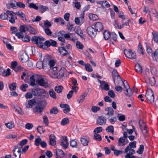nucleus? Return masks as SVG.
<instances>
[{
    "label": "nucleus",
    "mask_w": 158,
    "mask_h": 158,
    "mask_svg": "<svg viewBox=\"0 0 158 158\" xmlns=\"http://www.w3.org/2000/svg\"><path fill=\"white\" fill-rule=\"evenodd\" d=\"M32 51V48H29L26 49L25 52L23 54L20 56V60L23 63L27 61L29 59V56L27 54V53L30 54Z\"/></svg>",
    "instance_id": "f257e3e1"
},
{
    "label": "nucleus",
    "mask_w": 158,
    "mask_h": 158,
    "mask_svg": "<svg viewBox=\"0 0 158 158\" xmlns=\"http://www.w3.org/2000/svg\"><path fill=\"white\" fill-rule=\"evenodd\" d=\"M124 54L125 56L128 58L130 59H135L136 57L135 53L134 52H132L131 49L128 50L126 49L124 50Z\"/></svg>",
    "instance_id": "f03ea898"
},
{
    "label": "nucleus",
    "mask_w": 158,
    "mask_h": 158,
    "mask_svg": "<svg viewBox=\"0 0 158 158\" xmlns=\"http://www.w3.org/2000/svg\"><path fill=\"white\" fill-rule=\"evenodd\" d=\"M145 96L151 103L154 102V94L151 89H147Z\"/></svg>",
    "instance_id": "7ed1b4c3"
},
{
    "label": "nucleus",
    "mask_w": 158,
    "mask_h": 158,
    "mask_svg": "<svg viewBox=\"0 0 158 158\" xmlns=\"http://www.w3.org/2000/svg\"><path fill=\"white\" fill-rule=\"evenodd\" d=\"M123 83L126 89V91L124 92L125 94L127 96H131L132 95V92L126 80H124L123 82Z\"/></svg>",
    "instance_id": "20e7f679"
},
{
    "label": "nucleus",
    "mask_w": 158,
    "mask_h": 158,
    "mask_svg": "<svg viewBox=\"0 0 158 158\" xmlns=\"http://www.w3.org/2000/svg\"><path fill=\"white\" fill-rule=\"evenodd\" d=\"M63 42L60 44L61 47H59L58 50L60 54L64 56L68 54L69 52L64 48L66 43L65 41Z\"/></svg>",
    "instance_id": "39448f33"
},
{
    "label": "nucleus",
    "mask_w": 158,
    "mask_h": 158,
    "mask_svg": "<svg viewBox=\"0 0 158 158\" xmlns=\"http://www.w3.org/2000/svg\"><path fill=\"white\" fill-rule=\"evenodd\" d=\"M42 101H39L38 102L36 106H35L34 110V113H38L40 114L43 111L44 108L42 105Z\"/></svg>",
    "instance_id": "423d86ee"
},
{
    "label": "nucleus",
    "mask_w": 158,
    "mask_h": 158,
    "mask_svg": "<svg viewBox=\"0 0 158 158\" xmlns=\"http://www.w3.org/2000/svg\"><path fill=\"white\" fill-rule=\"evenodd\" d=\"M28 25H21L19 27L20 32H17L15 34V35L18 37H21L23 35V32H24L26 30L27 31V28Z\"/></svg>",
    "instance_id": "0eeeda50"
},
{
    "label": "nucleus",
    "mask_w": 158,
    "mask_h": 158,
    "mask_svg": "<svg viewBox=\"0 0 158 158\" xmlns=\"http://www.w3.org/2000/svg\"><path fill=\"white\" fill-rule=\"evenodd\" d=\"M37 82L39 85L44 88H47L48 86V82L39 76L38 78L37 79Z\"/></svg>",
    "instance_id": "6e6552de"
},
{
    "label": "nucleus",
    "mask_w": 158,
    "mask_h": 158,
    "mask_svg": "<svg viewBox=\"0 0 158 158\" xmlns=\"http://www.w3.org/2000/svg\"><path fill=\"white\" fill-rule=\"evenodd\" d=\"M35 144L37 146L40 145L43 148H46L47 146L46 142L44 141H42L40 137L35 139Z\"/></svg>",
    "instance_id": "1a4fd4ad"
},
{
    "label": "nucleus",
    "mask_w": 158,
    "mask_h": 158,
    "mask_svg": "<svg viewBox=\"0 0 158 158\" xmlns=\"http://www.w3.org/2000/svg\"><path fill=\"white\" fill-rule=\"evenodd\" d=\"M61 142L60 145L64 149H66L67 148L69 145L67 137L66 136H62V138L61 139Z\"/></svg>",
    "instance_id": "9d476101"
},
{
    "label": "nucleus",
    "mask_w": 158,
    "mask_h": 158,
    "mask_svg": "<svg viewBox=\"0 0 158 158\" xmlns=\"http://www.w3.org/2000/svg\"><path fill=\"white\" fill-rule=\"evenodd\" d=\"M106 119L103 116H99L97 119L96 123L100 125H104L106 124Z\"/></svg>",
    "instance_id": "9b49d317"
},
{
    "label": "nucleus",
    "mask_w": 158,
    "mask_h": 158,
    "mask_svg": "<svg viewBox=\"0 0 158 158\" xmlns=\"http://www.w3.org/2000/svg\"><path fill=\"white\" fill-rule=\"evenodd\" d=\"M87 31L88 34L92 36H95L97 34V32L96 29L91 26H89L88 27Z\"/></svg>",
    "instance_id": "f8f14e48"
},
{
    "label": "nucleus",
    "mask_w": 158,
    "mask_h": 158,
    "mask_svg": "<svg viewBox=\"0 0 158 158\" xmlns=\"http://www.w3.org/2000/svg\"><path fill=\"white\" fill-rule=\"evenodd\" d=\"M57 43L56 42L55 40H46L44 43V46L47 47V48L51 46L55 47L56 46Z\"/></svg>",
    "instance_id": "ddd939ff"
},
{
    "label": "nucleus",
    "mask_w": 158,
    "mask_h": 158,
    "mask_svg": "<svg viewBox=\"0 0 158 158\" xmlns=\"http://www.w3.org/2000/svg\"><path fill=\"white\" fill-rule=\"evenodd\" d=\"M129 141L128 140H126L123 137H121L118 139V146L119 147H123L127 144Z\"/></svg>",
    "instance_id": "4468645a"
},
{
    "label": "nucleus",
    "mask_w": 158,
    "mask_h": 158,
    "mask_svg": "<svg viewBox=\"0 0 158 158\" xmlns=\"http://www.w3.org/2000/svg\"><path fill=\"white\" fill-rule=\"evenodd\" d=\"M136 141H134L133 142H130L129 145L125 148V153H127L129 149H131L132 148H135L136 147Z\"/></svg>",
    "instance_id": "2eb2a0df"
},
{
    "label": "nucleus",
    "mask_w": 158,
    "mask_h": 158,
    "mask_svg": "<svg viewBox=\"0 0 158 158\" xmlns=\"http://www.w3.org/2000/svg\"><path fill=\"white\" fill-rule=\"evenodd\" d=\"M139 124L141 130L143 131L142 129L143 128V132L147 133L148 131L147 129V127L145 123L142 120H140L139 122Z\"/></svg>",
    "instance_id": "dca6fc26"
},
{
    "label": "nucleus",
    "mask_w": 158,
    "mask_h": 158,
    "mask_svg": "<svg viewBox=\"0 0 158 158\" xmlns=\"http://www.w3.org/2000/svg\"><path fill=\"white\" fill-rule=\"evenodd\" d=\"M45 40L42 37L37 36H35L32 37L31 39V41L33 43L35 44H37L39 41H44Z\"/></svg>",
    "instance_id": "f3484780"
},
{
    "label": "nucleus",
    "mask_w": 158,
    "mask_h": 158,
    "mask_svg": "<svg viewBox=\"0 0 158 158\" xmlns=\"http://www.w3.org/2000/svg\"><path fill=\"white\" fill-rule=\"evenodd\" d=\"M105 110L107 112L106 115L108 116V117L112 116L114 114L113 109L111 107H107L105 109Z\"/></svg>",
    "instance_id": "a211bd4d"
},
{
    "label": "nucleus",
    "mask_w": 158,
    "mask_h": 158,
    "mask_svg": "<svg viewBox=\"0 0 158 158\" xmlns=\"http://www.w3.org/2000/svg\"><path fill=\"white\" fill-rule=\"evenodd\" d=\"M38 75H32L30 77V79L31 82L30 85L31 86L35 85V81H37V79L38 78Z\"/></svg>",
    "instance_id": "6ab92c4d"
},
{
    "label": "nucleus",
    "mask_w": 158,
    "mask_h": 158,
    "mask_svg": "<svg viewBox=\"0 0 158 158\" xmlns=\"http://www.w3.org/2000/svg\"><path fill=\"white\" fill-rule=\"evenodd\" d=\"M112 76L113 79V81L115 84V79L116 77H117V78H119L120 80L122 81L121 77L118 74L117 70L114 69L113 71L112 72Z\"/></svg>",
    "instance_id": "aec40b11"
},
{
    "label": "nucleus",
    "mask_w": 158,
    "mask_h": 158,
    "mask_svg": "<svg viewBox=\"0 0 158 158\" xmlns=\"http://www.w3.org/2000/svg\"><path fill=\"white\" fill-rule=\"evenodd\" d=\"M50 144L51 145L54 146L56 144L55 136L52 134H51L49 137Z\"/></svg>",
    "instance_id": "412c9836"
},
{
    "label": "nucleus",
    "mask_w": 158,
    "mask_h": 158,
    "mask_svg": "<svg viewBox=\"0 0 158 158\" xmlns=\"http://www.w3.org/2000/svg\"><path fill=\"white\" fill-rule=\"evenodd\" d=\"M94 27L97 31L100 32L103 28V26L100 22H97L94 26Z\"/></svg>",
    "instance_id": "4be33fe9"
},
{
    "label": "nucleus",
    "mask_w": 158,
    "mask_h": 158,
    "mask_svg": "<svg viewBox=\"0 0 158 158\" xmlns=\"http://www.w3.org/2000/svg\"><path fill=\"white\" fill-rule=\"evenodd\" d=\"M56 154L58 158H62L64 156V152L60 149H57L56 151Z\"/></svg>",
    "instance_id": "5701e85b"
},
{
    "label": "nucleus",
    "mask_w": 158,
    "mask_h": 158,
    "mask_svg": "<svg viewBox=\"0 0 158 158\" xmlns=\"http://www.w3.org/2000/svg\"><path fill=\"white\" fill-rule=\"evenodd\" d=\"M89 140V139L88 137L81 138V142L84 146H86L88 145Z\"/></svg>",
    "instance_id": "b1692460"
},
{
    "label": "nucleus",
    "mask_w": 158,
    "mask_h": 158,
    "mask_svg": "<svg viewBox=\"0 0 158 158\" xmlns=\"http://www.w3.org/2000/svg\"><path fill=\"white\" fill-rule=\"evenodd\" d=\"M36 100L35 99L28 100V102L29 106H27L26 107L27 108H32L36 103Z\"/></svg>",
    "instance_id": "393cba45"
},
{
    "label": "nucleus",
    "mask_w": 158,
    "mask_h": 158,
    "mask_svg": "<svg viewBox=\"0 0 158 158\" xmlns=\"http://www.w3.org/2000/svg\"><path fill=\"white\" fill-rule=\"evenodd\" d=\"M23 146L20 143L17 144L15 146L14 148L12 150V152L13 153V155L15 157H16L17 156L16 154L15 153V152L17 149H18L21 150L23 147Z\"/></svg>",
    "instance_id": "a878e982"
},
{
    "label": "nucleus",
    "mask_w": 158,
    "mask_h": 158,
    "mask_svg": "<svg viewBox=\"0 0 158 158\" xmlns=\"http://www.w3.org/2000/svg\"><path fill=\"white\" fill-rule=\"evenodd\" d=\"M80 18L81 20V22H80V18H75L74 20L76 24L80 25L84 22V17H82V16H81V17Z\"/></svg>",
    "instance_id": "bb28decb"
},
{
    "label": "nucleus",
    "mask_w": 158,
    "mask_h": 158,
    "mask_svg": "<svg viewBox=\"0 0 158 158\" xmlns=\"http://www.w3.org/2000/svg\"><path fill=\"white\" fill-rule=\"evenodd\" d=\"M98 3L103 7H109L110 6L106 1H99L98 2Z\"/></svg>",
    "instance_id": "cd10ccee"
},
{
    "label": "nucleus",
    "mask_w": 158,
    "mask_h": 158,
    "mask_svg": "<svg viewBox=\"0 0 158 158\" xmlns=\"http://www.w3.org/2000/svg\"><path fill=\"white\" fill-rule=\"evenodd\" d=\"M65 71V69L61 68L59 71V73H58V76H56V78L61 79L64 76V71Z\"/></svg>",
    "instance_id": "c85d7f7f"
},
{
    "label": "nucleus",
    "mask_w": 158,
    "mask_h": 158,
    "mask_svg": "<svg viewBox=\"0 0 158 158\" xmlns=\"http://www.w3.org/2000/svg\"><path fill=\"white\" fill-rule=\"evenodd\" d=\"M135 67V71L137 73H140L142 72V67L139 64H136Z\"/></svg>",
    "instance_id": "c756f323"
},
{
    "label": "nucleus",
    "mask_w": 158,
    "mask_h": 158,
    "mask_svg": "<svg viewBox=\"0 0 158 158\" xmlns=\"http://www.w3.org/2000/svg\"><path fill=\"white\" fill-rule=\"evenodd\" d=\"M27 31H29L31 34H35L37 33L34 28L29 25H28Z\"/></svg>",
    "instance_id": "7c9ffc66"
},
{
    "label": "nucleus",
    "mask_w": 158,
    "mask_h": 158,
    "mask_svg": "<svg viewBox=\"0 0 158 158\" xmlns=\"http://www.w3.org/2000/svg\"><path fill=\"white\" fill-rule=\"evenodd\" d=\"M38 9H39L40 12L42 13H43L45 11L48 10V8L47 6L43 5L40 6L39 7Z\"/></svg>",
    "instance_id": "2f4dec72"
},
{
    "label": "nucleus",
    "mask_w": 158,
    "mask_h": 158,
    "mask_svg": "<svg viewBox=\"0 0 158 158\" xmlns=\"http://www.w3.org/2000/svg\"><path fill=\"white\" fill-rule=\"evenodd\" d=\"M110 32L107 31H105L103 33L104 37L105 40H108L110 38Z\"/></svg>",
    "instance_id": "473e14b6"
},
{
    "label": "nucleus",
    "mask_w": 158,
    "mask_h": 158,
    "mask_svg": "<svg viewBox=\"0 0 158 158\" xmlns=\"http://www.w3.org/2000/svg\"><path fill=\"white\" fill-rule=\"evenodd\" d=\"M89 16L90 19L93 21L96 20L98 19V16L94 14H89Z\"/></svg>",
    "instance_id": "72a5a7b5"
},
{
    "label": "nucleus",
    "mask_w": 158,
    "mask_h": 158,
    "mask_svg": "<svg viewBox=\"0 0 158 158\" xmlns=\"http://www.w3.org/2000/svg\"><path fill=\"white\" fill-rule=\"evenodd\" d=\"M21 37H18L19 39L21 38L22 40L24 42H29L30 41V37L27 35L25 36H23V35H22V36H20Z\"/></svg>",
    "instance_id": "f704fd0d"
},
{
    "label": "nucleus",
    "mask_w": 158,
    "mask_h": 158,
    "mask_svg": "<svg viewBox=\"0 0 158 158\" xmlns=\"http://www.w3.org/2000/svg\"><path fill=\"white\" fill-rule=\"evenodd\" d=\"M42 41H39L37 43V44H36L37 46L40 48H42L44 49H47V47L44 46V44Z\"/></svg>",
    "instance_id": "c9c22d12"
},
{
    "label": "nucleus",
    "mask_w": 158,
    "mask_h": 158,
    "mask_svg": "<svg viewBox=\"0 0 158 158\" xmlns=\"http://www.w3.org/2000/svg\"><path fill=\"white\" fill-rule=\"evenodd\" d=\"M106 130L108 132H110L113 134L114 133V127L112 125L107 127Z\"/></svg>",
    "instance_id": "e433bc0d"
},
{
    "label": "nucleus",
    "mask_w": 158,
    "mask_h": 158,
    "mask_svg": "<svg viewBox=\"0 0 158 158\" xmlns=\"http://www.w3.org/2000/svg\"><path fill=\"white\" fill-rule=\"evenodd\" d=\"M49 94L51 97L55 99L56 98V93L53 89H50Z\"/></svg>",
    "instance_id": "4c0bfd02"
},
{
    "label": "nucleus",
    "mask_w": 158,
    "mask_h": 158,
    "mask_svg": "<svg viewBox=\"0 0 158 158\" xmlns=\"http://www.w3.org/2000/svg\"><path fill=\"white\" fill-rule=\"evenodd\" d=\"M15 19H17V16L16 15H13L9 18V21L12 24L15 23Z\"/></svg>",
    "instance_id": "58836bf2"
},
{
    "label": "nucleus",
    "mask_w": 158,
    "mask_h": 158,
    "mask_svg": "<svg viewBox=\"0 0 158 158\" xmlns=\"http://www.w3.org/2000/svg\"><path fill=\"white\" fill-rule=\"evenodd\" d=\"M37 87L38 96H40L42 94L46 93V91L44 89L40 88L38 86H37Z\"/></svg>",
    "instance_id": "ea45409f"
},
{
    "label": "nucleus",
    "mask_w": 158,
    "mask_h": 158,
    "mask_svg": "<svg viewBox=\"0 0 158 158\" xmlns=\"http://www.w3.org/2000/svg\"><path fill=\"white\" fill-rule=\"evenodd\" d=\"M87 96V94L86 93L83 94L80 96L78 100L79 103L82 102L85 100V97Z\"/></svg>",
    "instance_id": "a19ab883"
},
{
    "label": "nucleus",
    "mask_w": 158,
    "mask_h": 158,
    "mask_svg": "<svg viewBox=\"0 0 158 158\" xmlns=\"http://www.w3.org/2000/svg\"><path fill=\"white\" fill-rule=\"evenodd\" d=\"M69 122V119L67 118H65L62 120L61 122V124L62 125L64 126L68 124Z\"/></svg>",
    "instance_id": "79ce46f5"
},
{
    "label": "nucleus",
    "mask_w": 158,
    "mask_h": 158,
    "mask_svg": "<svg viewBox=\"0 0 158 158\" xmlns=\"http://www.w3.org/2000/svg\"><path fill=\"white\" fill-rule=\"evenodd\" d=\"M16 83L14 82L10 84L9 85V88L11 90H14L16 89Z\"/></svg>",
    "instance_id": "37998d69"
},
{
    "label": "nucleus",
    "mask_w": 158,
    "mask_h": 158,
    "mask_svg": "<svg viewBox=\"0 0 158 158\" xmlns=\"http://www.w3.org/2000/svg\"><path fill=\"white\" fill-rule=\"evenodd\" d=\"M52 73L54 76V78L58 76V73H57V68L56 67H53L52 69Z\"/></svg>",
    "instance_id": "c03bdc74"
},
{
    "label": "nucleus",
    "mask_w": 158,
    "mask_h": 158,
    "mask_svg": "<svg viewBox=\"0 0 158 158\" xmlns=\"http://www.w3.org/2000/svg\"><path fill=\"white\" fill-rule=\"evenodd\" d=\"M58 112V110L56 107H54L50 110V113L51 114H56Z\"/></svg>",
    "instance_id": "a18cd8bd"
},
{
    "label": "nucleus",
    "mask_w": 158,
    "mask_h": 158,
    "mask_svg": "<svg viewBox=\"0 0 158 158\" xmlns=\"http://www.w3.org/2000/svg\"><path fill=\"white\" fill-rule=\"evenodd\" d=\"M148 81L149 83L152 86H153L155 85L156 83V80L154 77L152 78H149Z\"/></svg>",
    "instance_id": "49530a36"
},
{
    "label": "nucleus",
    "mask_w": 158,
    "mask_h": 158,
    "mask_svg": "<svg viewBox=\"0 0 158 158\" xmlns=\"http://www.w3.org/2000/svg\"><path fill=\"white\" fill-rule=\"evenodd\" d=\"M5 125L9 129H11L14 127L15 125L13 122H11L5 124Z\"/></svg>",
    "instance_id": "de8ad7c7"
},
{
    "label": "nucleus",
    "mask_w": 158,
    "mask_h": 158,
    "mask_svg": "<svg viewBox=\"0 0 158 158\" xmlns=\"http://www.w3.org/2000/svg\"><path fill=\"white\" fill-rule=\"evenodd\" d=\"M102 131V127H96L94 131V134H98L100 133Z\"/></svg>",
    "instance_id": "09e8293b"
},
{
    "label": "nucleus",
    "mask_w": 158,
    "mask_h": 158,
    "mask_svg": "<svg viewBox=\"0 0 158 158\" xmlns=\"http://www.w3.org/2000/svg\"><path fill=\"white\" fill-rule=\"evenodd\" d=\"M31 91L33 95L38 96L37 85L35 87V89H32Z\"/></svg>",
    "instance_id": "8fccbe9b"
},
{
    "label": "nucleus",
    "mask_w": 158,
    "mask_h": 158,
    "mask_svg": "<svg viewBox=\"0 0 158 158\" xmlns=\"http://www.w3.org/2000/svg\"><path fill=\"white\" fill-rule=\"evenodd\" d=\"M110 37L114 41H117V35L114 32L111 33Z\"/></svg>",
    "instance_id": "3c124183"
},
{
    "label": "nucleus",
    "mask_w": 158,
    "mask_h": 158,
    "mask_svg": "<svg viewBox=\"0 0 158 158\" xmlns=\"http://www.w3.org/2000/svg\"><path fill=\"white\" fill-rule=\"evenodd\" d=\"M144 150V146L143 145L141 144L140 145L139 148L138 150L137 151V152L139 154H142Z\"/></svg>",
    "instance_id": "603ef678"
},
{
    "label": "nucleus",
    "mask_w": 158,
    "mask_h": 158,
    "mask_svg": "<svg viewBox=\"0 0 158 158\" xmlns=\"http://www.w3.org/2000/svg\"><path fill=\"white\" fill-rule=\"evenodd\" d=\"M44 30L45 33L48 36H51L52 35V32L49 28L46 27L44 28Z\"/></svg>",
    "instance_id": "864d4df0"
},
{
    "label": "nucleus",
    "mask_w": 158,
    "mask_h": 158,
    "mask_svg": "<svg viewBox=\"0 0 158 158\" xmlns=\"http://www.w3.org/2000/svg\"><path fill=\"white\" fill-rule=\"evenodd\" d=\"M152 34L153 36V39L154 41L156 43H158V33L152 32Z\"/></svg>",
    "instance_id": "5fc2aeb1"
},
{
    "label": "nucleus",
    "mask_w": 158,
    "mask_h": 158,
    "mask_svg": "<svg viewBox=\"0 0 158 158\" xmlns=\"http://www.w3.org/2000/svg\"><path fill=\"white\" fill-rule=\"evenodd\" d=\"M85 67L86 70L89 72H92L93 71L91 65L88 64H86L85 65Z\"/></svg>",
    "instance_id": "6e6d98bb"
},
{
    "label": "nucleus",
    "mask_w": 158,
    "mask_h": 158,
    "mask_svg": "<svg viewBox=\"0 0 158 158\" xmlns=\"http://www.w3.org/2000/svg\"><path fill=\"white\" fill-rule=\"evenodd\" d=\"M63 88L61 86H56L55 88V90L58 93H60L62 91Z\"/></svg>",
    "instance_id": "4d7b16f0"
},
{
    "label": "nucleus",
    "mask_w": 158,
    "mask_h": 158,
    "mask_svg": "<svg viewBox=\"0 0 158 158\" xmlns=\"http://www.w3.org/2000/svg\"><path fill=\"white\" fill-rule=\"evenodd\" d=\"M28 85L27 84H24L20 86V89L23 91L24 92L27 91L26 88H27Z\"/></svg>",
    "instance_id": "13d9d810"
},
{
    "label": "nucleus",
    "mask_w": 158,
    "mask_h": 158,
    "mask_svg": "<svg viewBox=\"0 0 158 158\" xmlns=\"http://www.w3.org/2000/svg\"><path fill=\"white\" fill-rule=\"evenodd\" d=\"M8 17V15L5 13H2L0 15V18L2 19H6Z\"/></svg>",
    "instance_id": "bf43d9fd"
},
{
    "label": "nucleus",
    "mask_w": 158,
    "mask_h": 158,
    "mask_svg": "<svg viewBox=\"0 0 158 158\" xmlns=\"http://www.w3.org/2000/svg\"><path fill=\"white\" fill-rule=\"evenodd\" d=\"M94 139L99 141H100L102 139V138L100 135L98 134H94Z\"/></svg>",
    "instance_id": "052dcab7"
},
{
    "label": "nucleus",
    "mask_w": 158,
    "mask_h": 158,
    "mask_svg": "<svg viewBox=\"0 0 158 158\" xmlns=\"http://www.w3.org/2000/svg\"><path fill=\"white\" fill-rule=\"evenodd\" d=\"M29 7L30 8H33L36 10L38 9L39 7L36 6L35 4L34 3H30L29 6Z\"/></svg>",
    "instance_id": "680f3d73"
},
{
    "label": "nucleus",
    "mask_w": 158,
    "mask_h": 158,
    "mask_svg": "<svg viewBox=\"0 0 158 158\" xmlns=\"http://www.w3.org/2000/svg\"><path fill=\"white\" fill-rule=\"evenodd\" d=\"M37 130L40 134L42 133L45 131V130L44 129L43 127L41 126H38L37 128Z\"/></svg>",
    "instance_id": "e2e57ef3"
},
{
    "label": "nucleus",
    "mask_w": 158,
    "mask_h": 158,
    "mask_svg": "<svg viewBox=\"0 0 158 158\" xmlns=\"http://www.w3.org/2000/svg\"><path fill=\"white\" fill-rule=\"evenodd\" d=\"M70 146L72 147H76L77 146V142L75 139H73L70 141Z\"/></svg>",
    "instance_id": "0e129e2a"
},
{
    "label": "nucleus",
    "mask_w": 158,
    "mask_h": 158,
    "mask_svg": "<svg viewBox=\"0 0 158 158\" xmlns=\"http://www.w3.org/2000/svg\"><path fill=\"white\" fill-rule=\"evenodd\" d=\"M44 24L45 27L48 28L51 27L52 26L51 23L48 20L44 21Z\"/></svg>",
    "instance_id": "69168bd1"
},
{
    "label": "nucleus",
    "mask_w": 158,
    "mask_h": 158,
    "mask_svg": "<svg viewBox=\"0 0 158 158\" xmlns=\"http://www.w3.org/2000/svg\"><path fill=\"white\" fill-rule=\"evenodd\" d=\"M11 33L14 34L17 33V32L18 31L17 28L15 27H10Z\"/></svg>",
    "instance_id": "338daca9"
},
{
    "label": "nucleus",
    "mask_w": 158,
    "mask_h": 158,
    "mask_svg": "<svg viewBox=\"0 0 158 158\" xmlns=\"http://www.w3.org/2000/svg\"><path fill=\"white\" fill-rule=\"evenodd\" d=\"M76 46L77 48L82 49H83L84 48L83 45L81 44L80 42H77L76 43Z\"/></svg>",
    "instance_id": "774afa93"
}]
</instances>
